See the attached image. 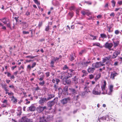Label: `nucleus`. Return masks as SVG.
<instances>
[{
  "label": "nucleus",
  "mask_w": 122,
  "mask_h": 122,
  "mask_svg": "<svg viewBox=\"0 0 122 122\" xmlns=\"http://www.w3.org/2000/svg\"><path fill=\"white\" fill-rule=\"evenodd\" d=\"M101 92V88L99 85H97L92 91V93L95 95H100Z\"/></svg>",
  "instance_id": "1"
},
{
  "label": "nucleus",
  "mask_w": 122,
  "mask_h": 122,
  "mask_svg": "<svg viewBox=\"0 0 122 122\" xmlns=\"http://www.w3.org/2000/svg\"><path fill=\"white\" fill-rule=\"evenodd\" d=\"M58 99L57 98H55L54 100L51 101H49L48 102L47 105L48 107H50L49 109V110H50L52 109V107L55 104L57 103Z\"/></svg>",
  "instance_id": "2"
},
{
  "label": "nucleus",
  "mask_w": 122,
  "mask_h": 122,
  "mask_svg": "<svg viewBox=\"0 0 122 122\" xmlns=\"http://www.w3.org/2000/svg\"><path fill=\"white\" fill-rule=\"evenodd\" d=\"M46 115H44L42 117H40V122H47L50 119V117L47 116H46Z\"/></svg>",
  "instance_id": "3"
},
{
  "label": "nucleus",
  "mask_w": 122,
  "mask_h": 122,
  "mask_svg": "<svg viewBox=\"0 0 122 122\" xmlns=\"http://www.w3.org/2000/svg\"><path fill=\"white\" fill-rule=\"evenodd\" d=\"M105 64L102 63V62H97L96 63H93L92 65V67L95 68H99L101 66H102L105 65Z\"/></svg>",
  "instance_id": "4"
},
{
  "label": "nucleus",
  "mask_w": 122,
  "mask_h": 122,
  "mask_svg": "<svg viewBox=\"0 0 122 122\" xmlns=\"http://www.w3.org/2000/svg\"><path fill=\"white\" fill-rule=\"evenodd\" d=\"M106 81H104V83L101 86L102 90L103 92L102 94H106L107 93V91L106 89Z\"/></svg>",
  "instance_id": "5"
},
{
  "label": "nucleus",
  "mask_w": 122,
  "mask_h": 122,
  "mask_svg": "<svg viewBox=\"0 0 122 122\" xmlns=\"http://www.w3.org/2000/svg\"><path fill=\"white\" fill-rule=\"evenodd\" d=\"M112 56H109L107 57H105L102 58V63L104 64L105 62L107 61L108 62L112 61Z\"/></svg>",
  "instance_id": "6"
},
{
  "label": "nucleus",
  "mask_w": 122,
  "mask_h": 122,
  "mask_svg": "<svg viewBox=\"0 0 122 122\" xmlns=\"http://www.w3.org/2000/svg\"><path fill=\"white\" fill-rule=\"evenodd\" d=\"M47 109L46 106L42 107L39 106L38 107L36 108V110L39 113H40L42 112L44 109Z\"/></svg>",
  "instance_id": "7"
},
{
  "label": "nucleus",
  "mask_w": 122,
  "mask_h": 122,
  "mask_svg": "<svg viewBox=\"0 0 122 122\" xmlns=\"http://www.w3.org/2000/svg\"><path fill=\"white\" fill-rule=\"evenodd\" d=\"M85 86L84 87L85 89L90 88L92 89V88L93 87V85L90 81H86L85 84Z\"/></svg>",
  "instance_id": "8"
},
{
  "label": "nucleus",
  "mask_w": 122,
  "mask_h": 122,
  "mask_svg": "<svg viewBox=\"0 0 122 122\" xmlns=\"http://www.w3.org/2000/svg\"><path fill=\"white\" fill-rule=\"evenodd\" d=\"M72 70H70L69 71H68L67 72H66L65 79H68L71 76V72H72Z\"/></svg>",
  "instance_id": "9"
},
{
  "label": "nucleus",
  "mask_w": 122,
  "mask_h": 122,
  "mask_svg": "<svg viewBox=\"0 0 122 122\" xmlns=\"http://www.w3.org/2000/svg\"><path fill=\"white\" fill-rule=\"evenodd\" d=\"M113 45V44L112 43H109L108 42H107L105 45V47L110 50Z\"/></svg>",
  "instance_id": "10"
},
{
  "label": "nucleus",
  "mask_w": 122,
  "mask_h": 122,
  "mask_svg": "<svg viewBox=\"0 0 122 122\" xmlns=\"http://www.w3.org/2000/svg\"><path fill=\"white\" fill-rule=\"evenodd\" d=\"M70 100V98L68 97L67 98H65L61 101V103L62 104H66L68 101Z\"/></svg>",
  "instance_id": "11"
},
{
  "label": "nucleus",
  "mask_w": 122,
  "mask_h": 122,
  "mask_svg": "<svg viewBox=\"0 0 122 122\" xmlns=\"http://www.w3.org/2000/svg\"><path fill=\"white\" fill-rule=\"evenodd\" d=\"M47 101L46 98H43L41 99L39 101V103L40 104H43L46 101Z\"/></svg>",
  "instance_id": "12"
},
{
  "label": "nucleus",
  "mask_w": 122,
  "mask_h": 122,
  "mask_svg": "<svg viewBox=\"0 0 122 122\" xmlns=\"http://www.w3.org/2000/svg\"><path fill=\"white\" fill-rule=\"evenodd\" d=\"M90 62V61H83L81 63V64L83 67H86L87 66L88 64H89Z\"/></svg>",
  "instance_id": "13"
},
{
  "label": "nucleus",
  "mask_w": 122,
  "mask_h": 122,
  "mask_svg": "<svg viewBox=\"0 0 122 122\" xmlns=\"http://www.w3.org/2000/svg\"><path fill=\"white\" fill-rule=\"evenodd\" d=\"M118 75V74L115 72H113L112 73L110 76V78L112 79H114V77Z\"/></svg>",
  "instance_id": "14"
},
{
  "label": "nucleus",
  "mask_w": 122,
  "mask_h": 122,
  "mask_svg": "<svg viewBox=\"0 0 122 122\" xmlns=\"http://www.w3.org/2000/svg\"><path fill=\"white\" fill-rule=\"evenodd\" d=\"M28 109H27V111H34L36 110V107L33 105H32L28 107Z\"/></svg>",
  "instance_id": "15"
},
{
  "label": "nucleus",
  "mask_w": 122,
  "mask_h": 122,
  "mask_svg": "<svg viewBox=\"0 0 122 122\" xmlns=\"http://www.w3.org/2000/svg\"><path fill=\"white\" fill-rule=\"evenodd\" d=\"M67 79H63V84L66 85V84H70L71 83V81L69 80H67Z\"/></svg>",
  "instance_id": "16"
},
{
  "label": "nucleus",
  "mask_w": 122,
  "mask_h": 122,
  "mask_svg": "<svg viewBox=\"0 0 122 122\" xmlns=\"http://www.w3.org/2000/svg\"><path fill=\"white\" fill-rule=\"evenodd\" d=\"M47 96H48V97L46 98L47 101L50 100L55 97V95L54 94H51L49 93H48Z\"/></svg>",
  "instance_id": "17"
},
{
  "label": "nucleus",
  "mask_w": 122,
  "mask_h": 122,
  "mask_svg": "<svg viewBox=\"0 0 122 122\" xmlns=\"http://www.w3.org/2000/svg\"><path fill=\"white\" fill-rule=\"evenodd\" d=\"M120 53V52L119 51L115 52L113 54L112 58H116L117 55L119 54Z\"/></svg>",
  "instance_id": "18"
},
{
  "label": "nucleus",
  "mask_w": 122,
  "mask_h": 122,
  "mask_svg": "<svg viewBox=\"0 0 122 122\" xmlns=\"http://www.w3.org/2000/svg\"><path fill=\"white\" fill-rule=\"evenodd\" d=\"M70 92L72 94L75 95L77 93V91L73 88H69Z\"/></svg>",
  "instance_id": "19"
},
{
  "label": "nucleus",
  "mask_w": 122,
  "mask_h": 122,
  "mask_svg": "<svg viewBox=\"0 0 122 122\" xmlns=\"http://www.w3.org/2000/svg\"><path fill=\"white\" fill-rule=\"evenodd\" d=\"M64 92H65L67 94H69V92L68 87L67 86H66L63 89Z\"/></svg>",
  "instance_id": "20"
},
{
  "label": "nucleus",
  "mask_w": 122,
  "mask_h": 122,
  "mask_svg": "<svg viewBox=\"0 0 122 122\" xmlns=\"http://www.w3.org/2000/svg\"><path fill=\"white\" fill-rule=\"evenodd\" d=\"M8 20V19L6 18H4L0 20V21H1L5 24H6Z\"/></svg>",
  "instance_id": "21"
},
{
  "label": "nucleus",
  "mask_w": 122,
  "mask_h": 122,
  "mask_svg": "<svg viewBox=\"0 0 122 122\" xmlns=\"http://www.w3.org/2000/svg\"><path fill=\"white\" fill-rule=\"evenodd\" d=\"M119 41H113V46L115 48L119 44Z\"/></svg>",
  "instance_id": "22"
},
{
  "label": "nucleus",
  "mask_w": 122,
  "mask_h": 122,
  "mask_svg": "<svg viewBox=\"0 0 122 122\" xmlns=\"http://www.w3.org/2000/svg\"><path fill=\"white\" fill-rule=\"evenodd\" d=\"M113 86L112 85H111L109 87V91L108 92V95H110L111 94V93L113 91Z\"/></svg>",
  "instance_id": "23"
},
{
  "label": "nucleus",
  "mask_w": 122,
  "mask_h": 122,
  "mask_svg": "<svg viewBox=\"0 0 122 122\" xmlns=\"http://www.w3.org/2000/svg\"><path fill=\"white\" fill-rule=\"evenodd\" d=\"M61 79H63V80L64 79H65L66 72H62L61 73Z\"/></svg>",
  "instance_id": "24"
},
{
  "label": "nucleus",
  "mask_w": 122,
  "mask_h": 122,
  "mask_svg": "<svg viewBox=\"0 0 122 122\" xmlns=\"http://www.w3.org/2000/svg\"><path fill=\"white\" fill-rule=\"evenodd\" d=\"M95 68H94L93 67L90 68L88 69V71L89 73H92L94 71Z\"/></svg>",
  "instance_id": "25"
},
{
  "label": "nucleus",
  "mask_w": 122,
  "mask_h": 122,
  "mask_svg": "<svg viewBox=\"0 0 122 122\" xmlns=\"http://www.w3.org/2000/svg\"><path fill=\"white\" fill-rule=\"evenodd\" d=\"M52 81L53 83H55L56 82V84L57 85L58 82L60 81V80L58 79H56L55 80L54 79H53Z\"/></svg>",
  "instance_id": "26"
},
{
  "label": "nucleus",
  "mask_w": 122,
  "mask_h": 122,
  "mask_svg": "<svg viewBox=\"0 0 122 122\" xmlns=\"http://www.w3.org/2000/svg\"><path fill=\"white\" fill-rule=\"evenodd\" d=\"M12 99L11 101L13 102V103H16L17 102V100L13 96L12 97Z\"/></svg>",
  "instance_id": "27"
},
{
  "label": "nucleus",
  "mask_w": 122,
  "mask_h": 122,
  "mask_svg": "<svg viewBox=\"0 0 122 122\" xmlns=\"http://www.w3.org/2000/svg\"><path fill=\"white\" fill-rule=\"evenodd\" d=\"M90 36L92 37V38H90V39L91 40H94L96 39V38L97 37V36H94L90 34Z\"/></svg>",
  "instance_id": "28"
},
{
  "label": "nucleus",
  "mask_w": 122,
  "mask_h": 122,
  "mask_svg": "<svg viewBox=\"0 0 122 122\" xmlns=\"http://www.w3.org/2000/svg\"><path fill=\"white\" fill-rule=\"evenodd\" d=\"M37 56H26L25 57L31 59L34 58L35 57H36Z\"/></svg>",
  "instance_id": "29"
},
{
  "label": "nucleus",
  "mask_w": 122,
  "mask_h": 122,
  "mask_svg": "<svg viewBox=\"0 0 122 122\" xmlns=\"http://www.w3.org/2000/svg\"><path fill=\"white\" fill-rule=\"evenodd\" d=\"M93 46H98L100 47H101L100 46V44L98 43V42H95L94 43H93Z\"/></svg>",
  "instance_id": "30"
},
{
  "label": "nucleus",
  "mask_w": 122,
  "mask_h": 122,
  "mask_svg": "<svg viewBox=\"0 0 122 122\" xmlns=\"http://www.w3.org/2000/svg\"><path fill=\"white\" fill-rule=\"evenodd\" d=\"M17 115H21L22 113V112L20 109H18L17 111L16 112Z\"/></svg>",
  "instance_id": "31"
},
{
  "label": "nucleus",
  "mask_w": 122,
  "mask_h": 122,
  "mask_svg": "<svg viewBox=\"0 0 122 122\" xmlns=\"http://www.w3.org/2000/svg\"><path fill=\"white\" fill-rule=\"evenodd\" d=\"M82 72L83 73V74L82 76V77H84V76H85L86 75V73L85 70H83Z\"/></svg>",
  "instance_id": "32"
},
{
  "label": "nucleus",
  "mask_w": 122,
  "mask_h": 122,
  "mask_svg": "<svg viewBox=\"0 0 122 122\" xmlns=\"http://www.w3.org/2000/svg\"><path fill=\"white\" fill-rule=\"evenodd\" d=\"M101 75V74L100 73H98L97 76L95 79L97 80L100 77Z\"/></svg>",
  "instance_id": "33"
},
{
  "label": "nucleus",
  "mask_w": 122,
  "mask_h": 122,
  "mask_svg": "<svg viewBox=\"0 0 122 122\" xmlns=\"http://www.w3.org/2000/svg\"><path fill=\"white\" fill-rule=\"evenodd\" d=\"M24 122H33L32 120L27 119L24 120Z\"/></svg>",
  "instance_id": "34"
},
{
  "label": "nucleus",
  "mask_w": 122,
  "mask_h": 122,
  "mask_svg": "<svg viewBox=\"0 0 122 122\" xmlns=\"http://www.w3.org/2000/svg\"><path fill=\"white\" fill-rule=\"evenodd\" d=\"M62 120L61 118H57L56 120V122H62Z\"/></svg>",
  "instance_id": "35"
},
{
  "label": "nucleus",
  "mask_w": 122,
  "mask_h": 122,
  "mask_svg": "<svg viewBox=\"0 0 122 122\" xmlns=\"http://www.w3.org/2000/svg\"><path fill=\"white\" fill-rule=\"evenodd\" d=\"M100 36H101V37L102 38H107L106 36L104 34H101L100 35Z\"/></svg>",
  "instance_id": "36"
},
{
  "label": "nucleus",
  "mask_w": 122,
  "mask_h": 122,
  "mask_svg": "<svg viewBox=\"0 0 122 122\" xmlns=\"http://www.w3.org/2000/svg\"><path fill=\"white\" fill-rule=\"evenodd\" d=\"M111 2L112 3V5L113 7H114L115 6L116 2L114 0H112Z\"/></svg>",
  "instance_id": "37"
},
{
  "label": "nucleus",
  "mask_w": 122,
  "mask_h": 122,
  "mask_svg": "<svg viewBox=\"0 0 122 122\" xmlns=\"http://www.w3.org/2000/svg\"><path fill=\"white\" fill-rule=\"evenodd\" d=\"M59 59V58H58L57 57H54L53 59V60L56 62H58V61Z\"/></svg>",
  "instance_id": "38"
},
{
  "label": "nucleus",
  "mask_w": 122,
  "mask_h": 122,
  "mask_svg": "<svg viewBox=\"0 0 122 122\" xmlns=\"http://www.w3.org/2000/svg\"><path fill=\"white\" fill-rule=\"evenodd\" d=\"M50 29L49 26L48 25V26L46 27V28L45 30L46 31H48Z\"/></svg>",
  "instance_id": "39"
},
{
  "label": "nucleus",
  "mask_w": 122,
  "mask_h": 122,
  "mask_svg": "<svg viewBox=\"0 0 122 122\" xmlns=\"http://www.w3.org/2000/svg\"><path fill=\"white\" fill-rule=\"evenodd\" d=\"M34 1L37 5H39L40 4V2L38 1V0H34Z\"/></svg>",
  "instance_id": "40"
},
{
  "label": "nucleus",
  "mask_w": 122,
  "mask_h": 122,
  "mask_svg": "<svg viewBox=\"0 0 122 122\" xmlns=\"http://www.w3.org/2000/svg\"><path fill=\"white\" fill-rule=\"evenodd\" d=\"M34 61V60L31 59L30 60H25L26 62V63H30V62H33Z\"/></svg>",
  "instance_id": "41"
},
{
  "label": "nucleus",
  "mask_w": 122,
  "mask_h": 122,
  "mask_svg": "<svg viewBox=\"0 0 122 122\" xmlns=\"http://www.w3.org/2000/svg\"><path fill=\"white\" fill-rule=\"evenodd\" d=\"M36 65V63L35 62H34L32 63L31 66V68H33L35 67Z\"/></svg>",
  "instance_id": "42"
},
{
  "label": "nucleus",
  "mask_w": 122,
  "mask_h": 122,
  "mask_svg": "<svg viewBox=\"0 0 122 122\" xmlns=\"http://www.w3.org/2000/svg\"><path fill=\"white\" fill-rule=\"evenodd\" d=\"M89 88H86V89H84L85 90V92L86 93H88V92H90V91L89 90V89H88Z\"/></svg>",
  "instance_id": "43"
},
{
  "label": "nucleus",
  "mask_w": 122,
  "mask_h": 122,
  "mask_svg": "<svg viewBox=\"0 0 122 122\" xmlns=\"http://www.w3.org/2000/svg\"><path fill=\"white\" fill-rule=\"evenodd\" d=\"M45 83V82L44 81H42V82H39V84L41 85L42 86H43Z\"/></svg>",
  "instance_id": "44"
},
{
  "label": "nucleus",
  "mask_w": 122,
  "mask_h": 122,
  "mask_svg": "<svg viewBox=\"0 0 122 122\" xmlns=\"http://www.w3.org/2000/svg\"><path fill=\"white\" fill-rule=\"evenodd\" d=\"M54 60H53L52 59L51 61V67H53L54 66V61H53Z\"/></svg>",
  "instance_id": "45"
},
{
  "label": "nucleus",
  "mask_w": 122,
  "mask_h": 122,
  "mask_svg": "<svg viewBox=\"0 0 122 122\" xmlns=\"http://www.w3.org/2000/svg\"><path fill=\"white\" fill-rule=\"evenodd\" d=\"M75 8V7L73 6H71V7L69 8V9L70 10H73Z\"/></svg>",
  "instance_id": "46"
},
{
  "label": "nucleus",
  "mask_w": 122,
  "mask_h": 122,
  "mask_svg": "<svg viewBox=\"0 0 122 122\" xmlns=\"http://www.w3.org/2000/svg\"><path fill=\"white\" fill-rule=\"evenodd\" d=\"M50 72H46V76L47 77H48L50 75Z\"/></svg>",
  "instance_id": "47"
},
{
  "label": "nucleus",
  "mask_w": 122,
  "mask_h": 122,
  "mask_svg": "<svg viewBox=\"0 0 122 122\" xmlns=\"http://www.w3.org/2000/svg\"><path fill=\"white\" fill-rule=\"evenodd\" d=\"M8 101L7 100L5 99L2 102L3 103H4L6 104H7Z\"/></svg>",
  "instance_id": "48"
},
{
  "label": "nucleus",
  "mask_w": 122,
  "mask_h": 122,
  "mask_svg": "<svg viewBox=\"0 0 122 122\" xmlns=\"http://www.w3.org/2000/svg\"><path fill=\"white\" fill-rule=\"evenodd\" d=\"M74 59V58L72 55H71L70 60L72 61Z\"/></svg>",
  "instance_id": "49"
},
{
  "label": "nucleus",
  "mask_w": 122,
  "mask_h": 122,
  "mask_svg": "<svg viewBox=\"0 0 122 122\" xmlns=\"http://www.w3.org/2000/svg\"><path fill=\"white\" fill-rule=\"evenodd\" d=\"M54 87L55 89V91H56L57 90V89L58 88V86L56 85V84H55L54 85Z\"/></svg>",
  "instance_id": "50"
},
{
  "label": "nucleus",
  "mask_w": 122,
  "mask_h": 122,
  "mask_svg": "<svg viewBox=\"0 0 122 122\" xmlns=\"http://www.w3.org/2000/svg\"><path fill=\"white\" fill-rule=\"evenodd\" d=\"M85 50H81L79 53V54L80 55H81L85 51Z\"/></svg>",
  "instance_id": "51"
},
{
  "label": "nucleus",
  "mask_w": 122,
  "mask_h": 122,
  "mask_svg": "<svg viewBox=\"0 0 122 122\" xmlns=\"http://www.w3.org/2000/svg\"><path fill=\"white\" fill-rule=\"evenodd\" d=\"M8 113V112L6 111H4L3 112V114L4 115H7Z\"/></svg>",
  "instance_id": "52"
},
{
  "label": "nucleus",
  "mask_w": 122,
  "mask_h": 122,
  "mask_svg": "<svg viewBox=\"0 0 122 122\" xmlns=\"http://www.w3.org/2000/svg\"><path fill=\"white\" fill-rule=\"evenodd\" d=\"M85 3H86L87 4L89 5H91L92 4V2L90 1H85Z\"/></svg>",
  "instance_id": "53"
},
{
  "label": "nucleus",
  "mask_w": 122,
  "mask_h": 122,
  "mask_svg": "<svg viewBox=\"0 0 122 122\" xmlns=\"http://www.w3.org/2000/svg\"><path fill=\"white\" fill-rule=\"evenodd\" d=\"M100 119H101L102 120H104L106 119V118L105 117H102L100 118H98V120L99 121H100Z\"/></svg>",
  "instance_id": "54"
},
{
  "label": "nucleus",
  "mask_w": 122,
  "mask_h": 122,
  "mask_svg": "<svg viewBox=\"0 0 122 122\" xmlns=\"http://www.w3.org/2000/svg\"><path fill=\"white\" fill-rule=\"evenodd\" d=\"M94 76L92 75H91L89 76V78L90 79H92L94 78Z\"/></svg>",
  "instance_id": "55"
},
{
  "label": "nucleus",
  "mask_w": 122,
  "mask_h": 122,
  "mask_svg": "<svg viewBox=\"0 0 122 122\" xmlns=\"http://www.w3.org/2000/svg\"><path fill=\"white\" fill-rule=\"evenodd\" d=\"M68 69V67L67 66L65 65L63 68V70H65Z\"/></svg>",
  "instance_id": "56"
},
{
  "label": "nucleus",
  "mask_w": 122,
  "mask_h": 122,
  "mask_svg": "<svg viewBox=\"0 0 122 122\" xmlns=\"http://www.w3.org/2000/svg\"><path fill=\"white\" fill-rule=\"evenodd\" d=\"M119 31L117 30H116L115 32V33L116 35L118 34L119 33Z\"/></svg>",
  "instance_id": "57"
},
{
  "label": "nucleus",
  "mask_w": 122,
  "mask_h": 122,
  "mask_svg": "<svg viewBox=\"0 0 122 122\" xmlns=\"http://www.w3.org/2000/svg\"><path fill=\"white\" fill-rule=\"evenodd\" d=\"M30 13L28 11H27L25 13V15H30Z\"/></svg>",
  "instance_id": "58"
},
{
  "label": "nucleus",
  "mask_w": 122,
  "mask_h": 122,
  "mask_svg": "<svg viewBox=\"0 0 122 122\" xmlns=\"http://www.w3.org/2000/svg\"><path fill=\"white\" fill-rule=\"evenodd\" d=\"M86 12L84 11H82L81 12V13L83 15H84L86 14Z\"/></svg>",
  "instance_id": "59"
},
{
  "label": "nucleus",
  "mask_w": 122,
  "mask_h": 122,
  "mask_svg": "<svg viewBox=\"0 0 122 122\" xmlns=\"http://www.w3.org/2000/svg\"><path fill=\"white\" fill-rule=\"evenodd\" d=\"M7 27H9L10 29H11V28L10 26V23H8L7 24Z\"/></svg>",
  "instance_id": "60"
},
{
  "label": "nucleus",
  "mask_w": 122,
  "mask_h": 122,
  "mask_svg": "<svg viewBox=\"0 0 122 122\" xmlns=\"http://www.w3.org/2000/svg\"><path fill=\"white\" fill-rule=\"evenodd\" d=\"M117 3L119 5H122V1H118Z\"/></svg>",
  "instance_id": "61"
},
{
  "label": "nucleus",
  "mask_w": 122,
  "mask_h": 122,
  "mask_svg": "<svg viewBox=\"0 0 122 122\" xmlns=\"http://www.w3.org/2000/svg\"><path fill=\"white\" fill-rule=\"evenodd\" d=\"M27 68L29 70H30L31 68V66H30V65H28L27 66Z\"/></svg>",
  "instance_id": "62"
},
{
  "label": "nucleus",
  "mask_w": 122,
  "mask_h": 122,
  "mask_svg": "<svg viewBox=\"0 0 122 122\" xmlns=\"http://www.w3.org/2000/svg\"><path fill=\"white\" fill-rule=\"evenodd\" d=\"M23 33L24 34H28L29 33V32L24 31H23Z\"/></svg>",
  "instance_id": "63"
},
{
  "label": "nucleus",
  "mask_w": 122,
  "mask_h": 122,
  "mask_svg": "<svg viewBox=\"0 0 122 122\" xmlns=\"http://www.w3.org/2000/svg\"><path fill=\"white\" fill-rule=\"evenodd\" d=\"M66 27H67V28H66V29L67 30H70V27L69 26V25H67L66 26Z\"/></svg>",
  "instance_id": "64"
}]
</instances>
